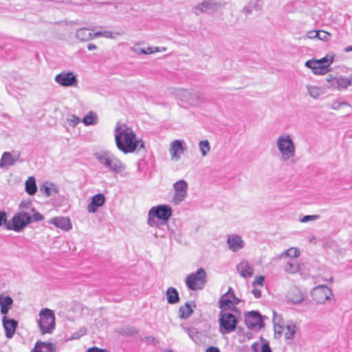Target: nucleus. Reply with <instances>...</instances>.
<instances>
[{
    "instance_id": "obj_1",
    "label": "nucleus",
    "mask_w": 352,
    "mask_h": 352,
    "mask_svg": "<svg viewBox=\"0 0 352 352\" xmlns=\"http://www.w3.org/2000/svg\"><path fill=\"white\" fill-rule=\"evenodd\" d=\"M115 140L118 148L124 153H133L144 148L142 140L138 139L135 133L125 125H119L116 129Z\"/></svg>"
},
{
    "instance_id": "obj_2",
    "label": "nucleus",
    "mask_w": 352,
    "mask_h": 352,
    "mask_svg": "<svg viewBox=\"0 0 352 352\" xmlns=\"http://www.w3.org/2000/svg\"><path fill=\"white\" fill-rule=\"evenodd\" d=\"M30 205V203H21L20 211L14 214L11 220L6 223L8 230L19 232L32 222V213L34 209Z\"/></svg>"
},
{
    "instance_id": "obj_3",
    "label": "nucleus",
    "mask_w": 352,
    "mask_h": 352,
    "mask_svg": "<svg viewBox=\"0 0 352 352\" xmlns=\"http://www.w3.org/2000/svg\"><path fill=\"white\" fill-rule=\"evenodd\" d=\"M38 325L42 334L52 333L55 327V316L51 309L45 308L41 311Z\"/></svg>"
},
{
    "instance_id": "obj_4",
    "label": "nucleus",
    "mask_w": 352,
    "mask_h": 352,
    "mask_svg": "<svg viewBox=\"0 0 352 352\" xmlns=\"http://www.w3.org/2000/svg\"><path fill=\"white\" fill-rule=\"evenodd\" d=\"M333 61V55H327L319 60H311L306 62L305 65L311 68L315 74L323 75L329 71L330 65Z\"/></svg>"
},
{
    "instance_id": "obj_5",
    "label": "nucleus",
    "mask_w": 352,
    "mask_h": 352,
    "mask_svg": "<svg viewBox=\"0 0 352 352\" xmlns=\"http://www.w3.org/2000/svg\"><path fill=\"white\" fill-rule=\"evenodd\" d=\"M172 215L171 208L168 205H160L153 207L148 212V223L153 226L155 224L154 219L168 221Z\"/></svg>"
},
{
    "instance_id": "obj_6",
    "label": "nucleus",
    "mask_w": 352,
    "mask_h": 352,
    "mask_svg": "<svg viewBox=\"0 0 352 352\" xmlns=\"http://www.w3.org/2000/svg\"><path fill=\"white\" fill-rule=\"evenodd\" d=\"M206 279V274L204 269L199 268L195 273L189 274L186 278L187 287L192 290L201 289Z\"/></svg>"
},
{
    "instance_id": "obj_7",
    "label": "nucleus",
    "mask_w": 352,
    "mask_h": 352,
    "mask_svg": "<svg viewBox=\"0 0 352 352\" xmlns=\"http://www.w3.org/2000/svg\"><path fill=\"white\" fill-rule=\"evenodd\" d=\"M98 160L109 169L113 171H120L122 165L121 162L108 152H100L96 154Z\"/></svg>"
},
{
    "instance_id": "obj_8",
    "label": "nucleus",
    "mask_w": 352,
    "mask_h": 352,
    "mask_svg": "<svg viewBox=\"0 0 352 352\" xmlns=\"http://www.w3.org/2000/svg\"><path fill=\"white\" fill-rule=\"evenodd\" d=\"M239 300L234 296L231 288L224 294L220 298L219 307L222 311L236 310V305L239 303Z\"/></svg>"
},
{
    "instance_id": "obj_9",
    "label": "nucleus",
    "mask_w": 352,
    "mask_h": 352,
    "mask_svg": "<svg viewBox=\"0 0 352 352\" xmlns=\"http://www.w3.org/2000/svg\"><path fill=\"white\" fill-rule=\"evenodd\" d=\"M220 329L223 333H228L236 329L237 319L232 314L225 313L220 315Z\"/></svg>"
},
{
    "instance_id": "obj_10",
    "label": "nucleus",
    "mask_w": 352,
    "mask_h": 352,
    "mask_svg": "<svg viewBox=\"0 0 352 352\" xmlns=\"http://www.w3.org/2000/svg\"><path fill=\"white\" fill-rule=\"evenodd\" d=\"M277 144L283 157L289 158L294 155V146L289 136L280 137Z\"/></svg>"
},
{
    "instance_id": "obj_11",
    "label": "nucleus",
    "mask_w": 352,
    "mask_h": 352,
    "mask_svg": "<svg viewBox=\"0 0 352 352\" xmlns=\"http://www.w3.org/2000/svg\"><path fill=\"white\" fill-rule=\"evenodd\" d=\"M333 296L331 289L327 286H318L312 292L313 299L318 303H324Z\"/></svg>"
},
{
    "instance_id": "obj_12",
    "label": "nucleus",
    "mask_w": 352,
    "mask_h": 352,
    "mask_svg": "<svg viewBox=\"0 0 352 352\" xmlns=\"http://www.w3.org/2000/svg\"><path fill=\"white\" fill-rule=\"evenodd\" d=\"M187 184L184 180H179L174 184L175 194L173 201L177 204L184 200L186 196Z\"/></svg>"
},
{
    "instance_id": "obj_13",
    "label": "nucleus",
    "mask_w": 352,
    "mask_h": 352,
    "mask_svg": "<svg viewBox=\"0 0 352 352\" xmlns=\"http://www.w3.org/2000/svg\"><path fill=\"white\" fill-rule=\"evenodd\" d=\"M55 80L64 87L76 86L77 85L76 76L72 72H61L56 76Z\"/></svg>"
},
{
    "instance_id": "obj_14",
    "label": "nucleus",
    "mask_w": 352,
    "mask_h": 352,
    "mask_svg": "<svg viewBox=\"0 0 352 352\" xmlns=\"http://www.w3.org/2000/svg\"><path fill=\"white\" fill-rule=\"evenodd\" d=\"M236 270L243 278H250L254 274V268L247 261H241L236 265Z\"/></svg>"
},
{
    "instance_id": "obj_15",
    "label": "nucleus",
    "mask_w": 352,
    "mask_h": 352,
    "mask_svg": "<svg viewBox=\"0 0 352 352\" xmlns=\"http://www.w3.org/2000/svg\"><path fill=\"white\" fill-rule=\"evenodd\" d=\"M3 324L7 338H12L17 327V322L12 319H7L6 316L3 318Z\"/></svg>"
},
{
    "instance_id": "obj_16",
    "label": "nucleus",
    "mask_w": 352,
    "mask_h": 352,
    "mask_svg": "<svg viewBox=\"0 0 352 352\" xmlns=\"http://www.w3.org/2000/svg\"><path fill=\"white\" fill-rule=\"evenodd\" d=\"M105 201L104 196L102 194H97L94 195L91 203L87 206V210L90 213L96 212L98 207L102 206Z\"/></svg>"
},
{
    "instance_id": "obj_17",
    "label": "nucleus",
    "mask_w": 352,
    "mask_h": 352,
    "mask_svg": "<svg viewBox=\"0 0 352 352\" xmlns=\"http://www.w3.org/2000/svg\"><path fill=\"white\" fill-rule=\"evenodd\" d=\"M171 158L177 160L184 153V147L180 140L173 141L170 146Z\"/></svg>"
},
{
    "instance_id": "obj_18",
    "label": "nucleus",
    "mask_w": 352,
    "mask_h": 352,
    "mask_svg": "<svg viewBox=\"0 0 352 352\" xmlns=\"http://www.w3.org/2000/svg\"><path fill=\"white\" fill-rule=\"evenodd\" d=\"M31 352H56V347L52 342L37 341Z\"/></svg>"
},
{
    "instance_id": "obj_19",
    "label": "nucleus",
    "mask_w": 352,
    "mask_h": 352,
    "mask_svg": "<svg viewBox=\"0 0 352 352\" xmlns=\"http://www.w3.org/2000/svg\"><path fill=\"white\" fill-rule=\"evenodd\" d=\"M245 322L247 327L250 329L260 327L261 323V316L256 312H250L246 315Z\"/></svg>"
},
{
    "instance_id": "obj_20",
    "label": "nucleus",
    "mask_w": 352,
    "mask_h": 352,
    "mask_svg": "<svg viewBox=\"0 0 352 352\" xmlns=\"http://www.w3.org/2000/svg\"><path fill=\"white\" fill-rule=\"evenodd\" d=\"M331 85L338 89H345L352 85V78L335 77L331 80Z\"/></svg>"
},
{
    "instance_id": "obj_21",
    "label": "nucleus",
    "mask_w": 352,
    "mask_h": 352,
    "mask_svg": "<svg viewBox=\"0 0 352 352\" xmlns=\"http://www.w3.org/2000/svg\"><path fill=\"white\" fill-rule=\"evenodd\" d=\"M50 223L64 230H69L72 228L71 221L68 217H55L50 220Z\"/></svg>"
},
{
    "instance_id": "obj_22",
    "label": "nucleus",
    "mask_w": 352,
    "mask_h": 352,
    "mask_svg": "<svg viewBox=\"0 0 352 352\" xmlns=\"http://www.w3.org/2000/svg\"><path fill=\"white\" fill-rule=\"evenodd\" d=\"M303 296V293L298 288L294 287L288 292L287 298L289 302L296 304L302 300Z\"/></svg>"
},
{
    "instance_id": "obj_23",
    "label": "nucleus",
    "mask_w": 352,
    "mask_h": 352,
    "mask_svg": "<svg viewBox=\"0 0 352 352\" xmlns=\"http://www.w3.org/2000/svg\"><path fill=\"white\" fill-rule=\"evenodd\" d=\"M228 244L230 250L236 252L243 247V241L241 236L237 235H231L228 238Z\"/></svg>"
},
{
    "instance_id": "obj_24",
    "label": "nucleus",
    "mask_w": 352,
    "mask_h": 352,
    "mask_svg": "<svg viewBox=\"0 0 352 352\" xmlns=\"http://www.w3.org/2000/svg\"><path fill=\"white\" fill-rule=\"evenodd\" d=\"M12 299L10 296H0L1 312L3 315H6L11 308Z\"/></svg>"
},
{
    "instance_id": "obj_25",
    "label": "nucleus",
    "mask_w": 352,
    "mask_h": 352,
    "mask_svg": "<svg viewBox=\"0 0 352 352\" xmlns=\"http://www.w3.org/2000/svg\"><path fill=\"white\" fill-rule=\"evenodd\" d=\"M37 187L36 179L34 177H29L25 181V191L30 195H33L36 192Z\"/></svg>"
},
{
    "instance_id": "obj_26",
    "label": "nucleus",
    "mask_w": 352,
    "mask_h": 352,
    "mask_svg": "<svg viewBox=\"0 0 352 352\" xmlns=\"http://www.w3.org/2000/svg\"><path fill=\"white\" fill-rule=\"evenodd\" d=\"M15 161L16 160L14 159L10 153L5 152L0 160V168L12 166L14 164Z\"/></svg>"
},
{
    "instance_id": "obj_27",
    "label": "nucleus",
    "mask_w": 352,
    "mask_h": 352,
    "mask_svg": "<svg viewBox=\"0 0 352 352\" xmlns=\"http://www.w3.org/2000/svg\"><path fill=\"white\" fill-rule=\"evenodd\" d=\"M167 300L169 303H175L179 300L178 293L175 288L170 287L166 291Z\"/></svg>"
},
{
    "instance_id": "obj_28",
    "label": "nucleus",
    "mask_w": 352,
    "mask_h": 352,
    "mask_svg": "<svg viewBox=\"0 0 352 352\" xmlns=\"http://www.w3.org/2000/svg\"><path fill=\"white\" fill-rule=\"evenodd\" d=\"M179 316L182 318H187L192 314V309L188 303L181 306L179 309Z\"/></svg>"
},
{
    "instance_id": "obj_29",
    "label": "nucleus",
    "mask_w": 352,
    "mask_h": 352,
    "mask_svg": "<svg viewBox=\"0 0 352 352\" xmlns=\"http://www.w3.org/2000/svg\"><path fill=\"white\" fill-rule=\"evenodd\" d=\"M76 36L78 39L81 41H87L92 38L89 30L85 28H81L77 31Z\"/></svg>"
},
{
    "instance_id": "obj_30",
    "label": "nucleus",
    "mask_w": 352,
    "mask_h": 352,
    "mask_svg": "<svg viewBox=\"0 0 352 352\" xmlns=\"http://www.w3.org/2000/svg\"><path fill=\"white\" fill-rule=\"evenodd\" d=\"M300 252L296 248H290L287 249L281 256H289L292 258H297L300 256Z\"/></svg>"
},
{
    "instance_id": "obj_31",
    "label": "nucleus",
    "mask_w": 352,
    "mask_h": 352,
    "mask_svg": "<svg viewBox=\"0 0 352 352\" xmlns=\"http://www.w3.org/2000/svg\"><path fill=\"white\" fill-rule=\"evenodd\" d=\"M199 148L203 156H206L210 151V147L208 140H202L199 142Z\"/></svg>"
},
{
    "instance_id": "obj_32",
    "label": "nucleus",
    "mask_w": 352,
    "mask_h": 352,
    "mask_svg": "<svg viewBox=\"0 0 352 352\" xmlns=\"http://www.w3.org/2000/svg\"><path fill=\"white\" fill-rule=\"evenodd\" d=\"M285 270L290 274H294L299 270V265L298 263H287L285 266Z\"/></svg>"
},
{
    "instance_id": "obj_33",
    "label": "nucleus",
    "mask_w": 352,
    "mask_h": 352,
    "mask_svg": "<svg viewBox=\"0 0 352 352\" xmlns=\"http://www.w3.org/2000/svg\"><path fill=\"white\" fill-rule=\"evenodd\" d=\"M97 118L96 116L93 114L92 113H90L89 115L86 116L83 119L82 122L85 125H89L93 124L96 122Z\"/></svg>"
},
{
    "instance_id": "obj_34",
    "label": "nucleus",
    "mask_w": 352,
    "mask_h": 352,
    "mask_svg": "<svg viewBox=\"0 0 352 352\" xmlns=\"http://www.w3.org/2000/svg\"><path fill=\"white\" fill-rule=\"evenodd\" d=\"M331 36V34L329 32L319 30L318 31V35H317V38H319L321 41H327Z\"/></svg>"
},
{
    "instance_id": "obj_35",
    "label": "nucleus",
    "mask_w": 352,
    "mask_h": 352,
    "mask_svg": "<svg viewBox=\"0 0 352 352\" xmlns=\"http://www.w3.org/2000/svg\"><path fill=\"white\" fill-rule=\"evenodd\" d=\"M264 282V276H256L255 280L252 282L253 287H256V286L263 287Z\"/></svg>"
},
{
    "instance_id": "obj_36",
    "label": "nucleus",
    "mask_w": 352,
    "mask_h": 352,
    "mask_svg": "<svg viewBox=\"0 0 352 352\" xmlns=\"http://www.w3.org/2000/svg\"><path fill=\"white\" fill-rule=\"evenodd\" d=\"M95 36H104L106 38H113V34L109 31L98 32L95 33Z\"/></svg>"
},
{
    "instance_id": "obj_37",
    "label": "nucleus",
    "mask_w": 352,
    "mask_h": 352,
    "mask_svg": "<svg viewBox=\"0 0 352 352\" xmlns=\"http://www.w3.org/2000/svg\"><path fill=\"white\" fill-rule=\"evenodd\" d=\"M160 50L158 49V47H148L146 48H144V49H142L141 50V52L143 53V54H153V53H155L156 52H160Z\"/></svg>"
},
{
    "instance_id": "obj_38",
    "label": "nucleus",
    "mask_w": 352,
    "mask_h": 352,
    "mask_svg": "<svg viewBox=\"0 0 352 352\" xmlns=\"http://www.w3.org/2000/svg\"><path fill=\"white\" fill-rule=\"evenodd\" d=\"M7 221V214L3 211H0V226L2 225H5L6 226Z\"/></svg>"
},
{
    "instance_id": "obj_39",
    "label": "nucleus",
    "mask_w": 352,
    "mask_h": 352,
    "mask_svg": "<svg viewBox=\"0 0 352 352\" xmlns=\"http://www.w3.org/2000/svg\"><path fill=\"white\" fill-rule=\"evenodd\" d=\"M79 118L75 116H72V117L68 120L69 124L72 126H75L79 123Z\"/></svg>"
},
{
    "instance_id": "obj_40",
    "label": "nucleus",
    "mask_w": 352,
    "mask_h": 352,
    "mask_svg": "<svg viewBox=\"0 0 352 352\" xmlns=\"http://www.w3.org/2000/svg\"><path fill=\"white\" fill-rule=\"evenodd\" d=\"M40 190H41V192L47 197H48L51 195L52 188L47 186H43L41 187Z\"/></svg>"
},
{
    "instance_id": "obj_41",
    "label": "nucleus",
    "mask_w": 352,
    "mask_h": 352,
    "mask_svg": "<svg viewBox=\"0 0 352 352\" xmlns=\"http://www.w3.org/2000/svg\"><path fill=\"white\" fill-rule=\"evenodd\" d=\"M283 333L285 334V336L289 339V338H291L294 333V331L292 330L291 331L290 329V327H287L285 329H283Z\"/></svg>"
},
{
    "instance_id": "obj_42",
    "label": "nucleus",
    "mask_w": 352,
    "mask_h": 352,
    "mask_svg": "<svg viewBox=\"0 0 352 352\" xmlns=\"http://www.w3.org/2000/svg\"><path fill=\"white\" fill-rule=\"evenodd\" d=\"M87 352H108L105 349H99L96 346L89 348Z\"/></svg>"
},
{
    "instance_id": "obj_43",
    "label": "nucleus",
    "mask_w": 352,
    "mask_h": 352,
    "mask_svg": "<svg viewBox=\"0 0 352 352\" xmlns=\"http://www.w3.org/2000/svg\"><path fill=\"white\" fill-rule=\"evenodd\" d=\"M261 352H272L268 343L262 344Z\"/></svg>"
},
{
    "instance_id": "obj_44",
    "label": "nucleus",
    "mask_w": 352,
    "mask_h": 352,
    "mask_svg": "<svg viewBox=\"0 0 352 352\" xmlns=\"http://www.w3.org/2000/svg\"><path fill=\"white\" fill-rule=\"evenodd\" d=\"M33 214V219H34V221H41L43 217V216L38 213V212H34V211L32 213V214Z\"/></svg>"
},
{
    "instance_id": "obj_45",
    "label": "nucleus",
    "mask_w": 352,
    "mask_h": 352,
    "mask_svg": "<svg viewBox=\"0 0 352 352\" xmlns=\"http://www.w3.org/2000/svg\"><path fill=\"white\" fill-rule=\"evenodd\" d=\"M317 35H318V31H309L307 36L309 38H317Z\"/></svg>"
},
{
    "instance_id": "obj_46",
    "label": "nucleus",
    "mask_w": 352,
    "mask_h": 352,
    "mask_svg": "<svg viewBox=\"0 0 352 352\" xmlns=\"http://www.w3.org/2000/svg\"><path fill=\"white\" fill-rule=\"evenodd\" d=\"M309 92L311 96H312L314 98L318 96V89L316 87H311V89H309Z\"/></svg>"
},
{
    "instance_id": "obj_47",
    "label": "nucleus",
    "mask_w": 352,
    "mask_h": 352,
    "mask_svg": "<svg viewBox=\"0 0 352 352\" xmlns=\"http://www.w3.org/2000/svg\"><path fill=\"white\" fill-rule=\"evenodd\" d=\"M253 295L256 297V298H260L261 296V292L260 289H256V287H254V289H252V291Z\"/></svg>"
},
{
    "instance_id": "obj_48",
    "label": "nucleus",
    "mask_w": 352,
    "mask_h": 352,
    "mask_svg": "<svg viewBox=\"0 0 352 352\" xmlns=\"http://www.w3.org/2000/svg\"><path fill=\"white\" fill-rule=\"evenodd\" d=\"M316 219V216H314V215H307V216H305L302 219V222H307L309 220H314Z\"/></svg>"
},
{
    "instance_id": "obj_49",
    "label": "nucleus",
    "mask_w": 352,
    "mask_h": 352,
    "mask_svg": "<svg viewBox=\"0 0 352 352\" xmlns=\"http://www.w3.org/2000/svg\"><path fill=\"white\" fill-rule=\"evenodd\" d=\"M206 352H220V350L217 346H210L206 350Z\"/></svg>"
},
{
    "instance_id": "obj_50",
    "label": "nucleus",
    "mask_w": 352,
    "mask_h": 352,
    "mask_svg": "<svg viewBox=\"0 0 352 352\" xmlns=\"http://www.w3.org/2000/svg\"><path fill=\"white\" fill-rule=\"evenodd\" d=\"M251 349L253 352H258V344L257 342H254L252 344Z\"/></svg>"
},
{
    "instance_id": "obj_51",
    "label": "nucleus",
    "mask_w": 352,
    "mask_h": 352,
    "mask_svg": "<svg viewBox=\"0 0 352 352\" xmlns=\"http://www.w3.org/2000/svg\"><path fill=\"white\" fill-rule=\"evenodd\" d=\"M208 6V3H204L200 5V10L201 11H205Z\"/></svg>"
},
{
    "instance_id": "obj_52",
    "label": "nucleus",
    "mask_w": 352,
    "mask_h": 352,
    "mask_svg": "<svg viewBox=\"0 0 352 352\" xmlns=\"http://www.w3.org/2000/svg\"><path fill=\"white\" fill-rule=\"evenodd\" d=\"M87 48L89 50H95L96 48V46L94 44H89Z\"/></svg>"
},
{
    "instance_id": "obj_53",
    "label": "nucleus",
    "mask_w": 352,
    "mask_h": 352,
    "mask_svg": "<svg viewBox=\"0 0 352 352\" xmlns=\"http://www.w3.org/2000/svg\"><path fill=\"white\" fill-rule=\"evenodd\" d=\"M351 51H352V46H348L344 48V52H349Z\"/></svg>"
},
{
    "instance_id": "obj_54",
    "label": "nucleus",
    "mask_w": 352,
    "mask_h": 352,
    "mask_svg": "<svg viewBox=\"0 0 352 352\" xmlns=\"http://www.w3.org/2000/svg\"><path fill=\"white\" fill-rule=\"evenodd\" d=\"M336 104H337L336 103L333 104V109H338V106H337Z\"/></svg>"
},
{
    "instance_id": "obj_55",
    "label": "nucleus",
    "mask_w": 352,
    "mask_h": 352,
    "mask_svg": "<svg viewBox=\"0 0 352 352\" xmlns=\"http://www.w3.org/2000/svg\"><path fill=\"white\" fill-rule=\"evenodd\" d=\"M332 280H333V277H332V276H330V277H329V280L330 282H331V281H332Z\"/></svg>"
},
{
    "instance_id": "obj_56",
    "label": "nucleus",
    "mask_w": 352,
    "mask_h": 352,
    "mask_svg": "<svg viewBox=\"0 0 352 352\" xmlns=\"http://www.w3.org/2000/svg\"><path fill=\"white\" fill-rule=\"evenodd\" d=\"M168 352H171L170 351H169Z\"/></svg>"
}]
</instances>
